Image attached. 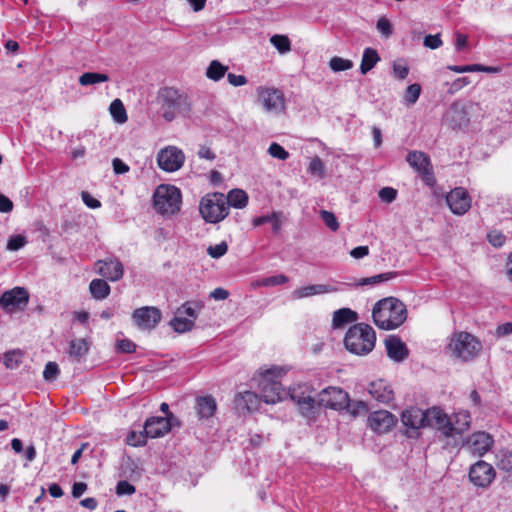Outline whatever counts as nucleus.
Instances as JSON below:
<instances>
[{
	"instance_id": "27",
	"label": "nucleus",
	"mask_w": 512,
	"mask_h": 512,
	"mask_svg": "<svg viewBox=\"0 0 512 512\" xmlns=\"http://www.w3.org/2000/svg\"><path fill=\"white\" fill-rule=\"evenodd\" d=\"M259 401V396L255 392L245 391L236 396L235 405L238 409L251 412L258 409Z\"/></svg>"
},
{
	"instance_id": "54",
	"label": "nucleus",
	"mask_w": 512,
	"mask_h": 512,
	"mask_svg": "<svg viewBox=\"0 0 512 512\" xmlns=\"http://www.w3.org/2000/svg\"><path fill=\"white\" fill-rule=\"evenodd\" d=\"M135 490V487L125 480L119 481L116 486V493L119 496L132 495Z\"/></svg>"
},
{
	"instance_id": "38",
	"label": "nucleus",
	"mask_w": 512,
	"mask_h": 512,
	"mask_svg": "<svg viewBox=\"0 0 512 512\" xmlns=\"http://www.w3.org/2000/svg\"><path fill=\"white\" fill-rule=\"evenodd\" d=\"M170 326L178 333H185L193 329L194 321L183 317H174L170 321Z\"/></svg>"
},
{
	"instance_id": "48",
	"label": "nucleus",
	"mask_w": 512,
	"mask_h": 512,
	"mask_svg": "<svg viewBox=\"0 0 512 512\" xmlns=\"http://www.w3.org/2000/svg\"><path fill=\"white\" fill-rule=\"evenodd\" d=\"M288 277L283 275V274H279V275H273V276H269V277H266V278H263L259 284L261 286H265V287H271V286H277V285H282V284H285L286 282H288Z\"/></svg>"
},
{
	"instance_id": "28",
	"label": "nucleus",
	"mask_w": 512,
	"mask_h": 512,
	"mask_svg": "<svg viewBox=\"0 0 512 512\" xmlns=\"http://www.w3.org/2000/svg\"><path fill=\"white\" fill-rule=\"evenodd\" d=\"M88 351L89 343L85 339H74L69 343L68 355L73 362H81Z\"/></svg>"
},
{
	"instance_id": "40",
	"label": "nucleus",
	"mask_w": 512,
	"mask_h": 512,
	"mask_svg": "<svg viewBox=\"0 0 512 512\" xmlns=\"http://www.w3.org/2000/svg\"><path fill=\"white\" fill-rule=\"evenodd\" d=\"M329 67L334 72L346 71L353 67V62L349 59H344V58L335 56L330 59Z\"/></svg>"
},
{
	"instance_id": "63",
	"label": "nucleus",
	"mask_w": 512,
	"mask_h": 512,
	"mask_svg": "<svg viewBox=\"0 0 512 512\" xmlns=\"http://www.w3.org/2000/svg\"><path fill=\"white\" fill-rule=\"evenodd\" d=\"M227 80L232 86L238 87L247 83V78L244 75H236L234 73L227 74Z\"/></svg>"
},
{
	"instance_id": "13",
	"label": "nucleus",
	"mask_w": 512,
	"mask_h": 512,
	"mask_svg": "<svg viewBox=\"0 0 512 512\" xmlns=\"http://www.w3.org/2000/svg\"><path fill=\"white\" fill-rule=\"evenodd\" d=\"M184 162L185 155L183 151L176 146H167L161 149L157 154L158 166L166 172L179 170Z\"/></svg>"
},
{
	"instance_id": "61",
	"label": "nucleus",
	"mask_w": 512,
	"mask_h": 512,
	"mask_svg": "<svg viewBox=\"0 0 512 512\" xmlns=\"http://www.w3.org/2000/svg\"><path fill=\"white\" fill-rule=\"evenodd\" d=\"M447 69L456 73L476 72L477 64L471 65H448Z\"/></svg>"
},
{
	"instance_id": "26",
	"label": "nucleus",
	"mask_w": 512,
	"mask_h": 512,
	"mask_svg": "<svg viewBox=\"0 0 512 512\" xmlns=\"http://www.w3.org/2000/svg\"><path fill=\"white\" fill-rule=\"evenodd\" d=\"M451 418V437L462 435L470 428L471 416L468 411L455 413Z\"/></svg>"
},
{
	"instance_id": "43",
	"label": "nucleus",
	"mask_w": 512,
	"mask_h": 512,
	"mask_svg": "<svg viewBox=\"0 0 512 512\" xmlns=\"http://www.w3.org/2000/svg\"><path fill=\"white\" fill-rule=\"evenodd\" d=\"M22 358L20 351H8L3 356V363L8 369H15L19 366Z\"/></svg>"
},
{
	"instance_id": "10",
	"label": "nucleus",
	"mask_w": 512,
	"mask_h": 512,
	"mask_svg": "<svg viewBox=\"0 0 512 512\" xmlns=\"http://www.w3.org/2000/svg\"><path fill=\"white\" fill-rule=\"evenodd\" d=\"M258 101L263 109L272 114H279L285 109V97L281 90L269 87L257 88Z\"/></svg>"
},
{
	"instance_id": "18",
	"label": "nucleus",
	"mask_w": 512,
	"mask_h": 512,
	"mask_svg": "<svg viewBox=\"0 0 512 512\" xmlns=\"http://www.w3.org/2000/svg\"><path fill=\"white\" fill-rule=\"evenodd\" d=\"M495 477L494 468L485 461H478L473 464L469 471L470 481L478 487H487Z\"/></svg>"
},
{
	"instance_id": "50",
	"label": "nucleus",
	"mask_w": 512,
	"mask_h": 512,
	"mask_svg": "<svg viewBox=\"0 0 512 512\" xmlns=\"http://www.w3.org/2000/svg\"><path fill=\"white\" fill-rule=\"evenodd\" d=\"M268 153L280 160H286L289 157V153L280 144L275 142L269 146Z\"/></svg>"
},
{
	"instance_id": "12",
	"label": "nucleus",
	"mask_w": 512,
	"mask_h": 512,
	"mask_svg": "<svg viewBox=\"0 0 512 512\" xmlns=\"http://www.w3.org/2000/svg\"><path fill=\"white\" fill-rule=\"evenodd\" d=\"M287 395H289L291 400L298 405L303 416L311 418L315 415L317 399L311 396L308 386L301 385L296 388H292L287 392Z\"/></svg>"
},
{
	"instance_id": "29",
	"label": "nucleus",
	"mask_w": 512,
	"mask_h": 512,
	"mask_svg": "<svg viewBox=\"0 0 512 512\" xmlns=\"http://www.w3.org/2000/svg\"><path fill=\"white\" fill-rule=\"evenodd\" d=\"M196 402H197L196 409H197V414H198L199 418H201V419L210 418L211 416L214 415L217 405H216V401L213 397H211V396L198 397Z\"/></svg>"
},
{
	"instance_id": "31",
	"label": "nucleus",
	"mask_w": 512,
	"mask_h": 512,
	"mask_svg": "<svg viewBox=\"0 0 512 512\" xmlns=\"http://www.w3.org/2000/svg\"><path fill=\"white\" fill-rule=\"evenodd\" d=\"M380 61L378 52L373 48H366L363 52L360 71L363 75L367 74Z\"/></svg>"
},
{
	"instance_id": "60",
	"label": "nucleus",
	"mask_w": 512,
	"mask_h": 512,
	"mask_svg": "<svg viewBox=\"0 0 512 512\" xmlns=\"http://www.w3.org/2000/svg\"><path fill=\"white\" fill-rule=\"evenodd\" d=\"M442 45V40L440 39V35H427L424 38V46L430 49H437Z\"/></svg>"
},
{
	"instance_id": "8",
	"label": "nucleus",
	"mask_w": 512,
	"mask_h": 512,
	"mask_svg": "<svg viewBox=\"0 0 512 512\" xmlns=\"http://www.w3.org/2000/svg\"><path fill=\"white\" fill-rule=\"evenodd\" d=\"M406 161L421 176L426 185L435 184L433 166L428 154L417 150L410 151L406 156Z\"/></svg>"
},
{
	"instance_id": "23",
	"label": "nucleus",
	"mask_w": 512,
	"mask_h": 512,
	"mask_svg": "<svg viewBox=\"0 0 512 512\" xmlns=\"http://www.w3.org/2000/svg\"><path fill=\"white\" fill-rule=\"evenodd\" d=\"M369 394L380 403H389L394 399L391 386L383 379H378L369 384Z\"/></svg>"
},
{
	"instance_id": "5",
	"label": "nucleus",
	"mask_w": 512,
	"mask_h": 512,
	"mask_svg": "<svg viewBox=\"0 0 512 512\" xmlns=\"http://www.w3.org/2000/svg\"><path fill=\"white\" fill-rule=\"evenodd\" d=\"M447 348L453 357L462 361H469L478 355L482 346L475 336L462 331L451 336Z\"/></svg>"
},
{
	"instance_id": "37",
	"label": "nucleus",
	"mask_w": 512,
	"mask_h": 512,
	"mask_svg": "<svg viewBox=\"0 0 512 512\" xmlns=\"http://www.w3.org/2000/svg\"><path fill=\"white\" fill-rule=\"evenodd\" d=\"M397 275L396 272H386L378 275H374L371 277L361 278L356 285L357 286H365V285H376L381 282L389 281L393 279Z\"/></svg>"
},
{
	"instance_id": "19",
	"label": "nucleus",
	"mask_w": 512,
	"mask_h": 512,
	"mask_svg": "<svg viewBox=\"0 0 512 512\" xmlns=\"http://www.w3.org/2000/svg\"><path fill=\"white\" fill-rule=\"evenodd\" d=\"M426 427L435 428L443 436L451 437V418L438 407L427 409Z\"/></svg>"
},
{
	"instance_id": "51",
	"label": "nucleus",
	"mask_w": 512,
	"mask_h": 512,
	"mask_svg": "<svg viewBox=\"0 0 512 512\" xmlns=\"http://www.w3.org/2000/svg\"><path fill=\"white\" fill-rule=\"evenodd\" d=\"M487 239L492 246L501 247L506 241V236L501 231L492 230L488 233Z\"/></svg>"
},
{
	"instance_id": "41",
	"label": "nucleus",
	"mask_w": 512,
	"mask_h": 512,
	"mask_svg": "<svg viewBox=\"0 0 512 512\" xmlns=\"http://www.w3.org/2000/svg\"><path fill=\"white\" fill-rule=\"evenodd\" d=\"M203 308V303L199 301H187L185 302L179 312L186 314L187 316L196 319L199 311Z\"/></svg>"
},
{
	"instance_id": "52",
	"label": "nucleus",
	"mask_w": 512,
	"mask_h": 512,
	"mask_svg": "<svg viewBox=\"0 0 512 512\" xmlns=\"http://www.w3.org/2000/svg\"><path fill=\"white\" fill-rule=\"evenodd\" d=\"M59 374L58 365L55 362H48L43 371V377L47 381H53Z\"/></svg>"
},
{
	"instance_id": "56",
	"label": "nucleus",
	"mask_w": 512,
	"mask_h": 512,
	"mask_svg": "<svg viewBox=\"0 0 512 512\" xmlns=\"http://www.w3.org/2000/svg\"><path fill=\"white\" fill-rule=\"evenodd\" d=\"M353 416H357L361 413H365L368 410V406L363 401H355L350 403L348 407L346 408Z\"/></svg>"
},
{
	"instance_id": "2",
	"label": "nucleus",
	"mask_w": 512,
	"mask_h": 512,
	"mask_svg": "<svg viewBox=\"0 0 512 512\" xmlns=\"http://www.w3.org/2000/svg\"><path fill=\"white\" fill-rule=\"evenodd\" d=\"M158 104L163 118L171 122L179 115H187L191 110L188 96L173 87H165L159 90Z\"/></svg>"
},
{
	"instance_id": "57",
	"label": "nucleus",
	"mask_w": 512,
	"mask_h": 512,
	"mask_svg": "<svg viewBox=\"0 0 512 512\" xmlns=\"http://www.w3.org/2000/svg\"><path fill=\"white\" fill-rule=\"evenodd\" d=\"M379 198L386 203H391L396 199L397 191L392 187H384L379 191Z\"/></svg>"
},
{
	"instance_id": "21",
	"label": "nucleus",
	"mask_w": 512,
	"mask_h": 512,
	"mask_svg": "<svg viewBox=\"0 0 512 512\" xmlns=\"http://www.w3.org/2000/svg\"><path fill=\"white\" fill-rule=\"evenodd\" d=\"M97 272L110 281H118L123 276V265L116 258H107L99 260L96 263Z\"/></svg>"
},
{
	"instance_id": "53",
	"label": "nucleus",
	"mask_w": 512,
	"mask_h": 512,
	"mask_svg": "<svg viewBox=\"0 0 512 512\" xmlns=\"http://www.w3.org/2000/svg\"><path fill=\"white\" fill-rule=\"evenodd\" d=\"M26 242H27L26 238L22 235L12 236L8 240L7 249H9L11 251H17V250L21 249L22 247H24Z\"/></svg>"
},
{
	"instance_id": "49",
	"label": "nucleus",
	"mask_w": 512,
	"mask_h": 512,
	"mask_svg": "<svg viewBox=\"0 0 512 512\" xmlns=\"http://www.w3.org/2000/svg\"><path fill=\"white\" fill-rule=\"evenodd\" d=\"M228 251V245L225 241L216 245H211L207 248V253L210 257L218 259L225 255Z\"/></svg>"
},
{
	"instance_id": "64",
	"label": "nucleus",
	"mask_w": 512,
	"mask_h": 512,
	"mask_svg": "<svg viewBox=\"0 0 512 512\" xmlns=\"http://www.w3.org/2000/svg\"><path fill=\"white\" fill-rule=\"evenodd\" d=\"M113 170L116 174H124L129 171V166L125 164L119 158H115L112 161Z\"/></svg>"
},
{
	"instance_id": "6",
	"label": "nucleus",
	"mask_w": 512,
	"mask_h": 512,
	"mask_svg": "<svg viewBox=\"0 0 512 512\" xmlns=\"http://www.w3.org/2000/svg\"><path fill=\"white\" fill-rule=\"evenodd\" d=\"M154 208L162 215H174L180 211L182 194L173 185H159L153 195Z\"/></svg>"
},
{
	"instance_id": "24",
	"label": "nucleus",
	"mask_w": 512,
	"mask_h": 512,
	"mask_svg": "<svg viewBox=\"0 0 512 512\" xmlns=\"http://www.w3.org/2000/svg\"><path fill=\"white\" fill-rule=\"evenodd\" d=\"M493 444L492 437L486 432L474 433L468 443V448L473 455L483 456L490 450Z\"/></svg>"
},
{
	"instance_id": "33",
	"label": "nucleus",
	"mask_w": 512,
	"mask_h": 512,
	"mask_svg": "<svg viewBox=\"0 0 512 512\" xmlns=\"http://www.w3.org/2000/svg\"><path fill=\"white\" fill-rule=\"evenodd\" d=\"M89 290L95 299L102 300L108 297L110 286L103 279H94L90 282Z\"/></svg>"
},
{
	"instance_id": "25",
	"label": "nucleus",
	"mask_w": 512,
	"mask_h": 512,
	"mask_svg": "<svg viewBox=\"0 0 512 512\" xmlns=\"http://www.w3.org/2000/svg\"><path fill=\"white\" fill-rule=\"evenodd\" d=\"M338 289L331 285H325V284H311L303 287H299L295 289L291 297L292 299H303L312 297L315 295H322L327 293H333L337 292Z\"/></svg>"
},
{
	"instance_id": "20",
	"label": "nucleus",
	"mask_w": 512,
	"mask_h": 512,
	"mask_svg": "<svg viewBox=\"0 0 512 512\" xmlns=\"http://www.w3.org/2000/svg\"><path fill=\"white\" fill-rule=\"evenodd\" d=\"M368 422L372 430L387 433L395 426L397 418L387 410H378L369 415Z\"/></svg>"
},
{
	"instance_id": "44",
	"label": "nucleus",
	"mask_w": 512,
	"mask_h": 512,
	"mask_svg": "<svg viewBox=\"0 0 512 512\" xmlns=\"http://www.w3.org/2000/svg\"><path fill=\"white\" fill-rule=\"evenodd\" d=\"M147 437L145 430L143 432L131 431L126 437V443L134 447L143 446L146 444Z\"/></svg>"
},
{
	"instance_id": "17",
	"label": "nucleus",
	"mask_w": 512,
	"mask_h": 512,
	"mask_svg": "<svg viewBox=\"0 0 512 512\" xmlns=\"http://www.w3.org/2000/svg\"><path fill=\"white\" fill-rule=\"evenodd\" d=\"M446 202L454 214L463 215L471 207V198L463 187H456L446 196Z\"/></svg>"
},
{
	"instance_id": "7",
	"label": "nucleus",
	"mask_w": 512,
	"mask_h": 512,
	"mask_svg": "<svg viewBox=\"0 0 512 512\" xmlns=\"http://www.w3.org/2000/svg\"><path fill=\"white\" fill-rule=\"evenodd\" d=\"M201 216L206 222L217 223L228 215V206L223 193H212L204 196L199 205Z\"/></svg>"
},
{
	"instance_id": "32",
	"label": "nucleus",
	"mask_w": 512,
	"mask_h": 512,
	"mask_svg": "<svg viewBox=\"0 0 512 512\" xmlns=\"http://www.w3.org/2000/svg\"><path fill=\"white\" fill-rule=\"evenodd\" d=\"M225 199L228 208L232 206L234 208L242 209L248 203V195L245 191L241 189L231 190L225 197Z\"/></svg>"
},
{
	"instance_id": "11",
	"label": "nucleus",
	"mask_w": 512,
	"mask_h": 512,
	"mask_svg": "<svg viewBox=\"0 0 512 512\" xmlns=\"http://www.w3.org/2000/svg\"><path fill=\"white\" fill-rule=\"evenodd\" d=\"M427 410L423 411L417 407H409L402 411L401 422L407 428L405 434L409 438L419 436V429L426 427Z\"/></svg>"
},
{
	"instance_id": "39",
	"label": "nucleus",
	"mask_w": 512,
	"mask_h": 512,
	"mask_svg": "<svg viewBox=\"0 0 512 512\" xmlns=\"http://www.w3.org/2000/svg\"><path fill=\"white\" fill-rule=\"evenodd\" d=\"M271 44L281 53H287L291 50V42L285 35H273L270 38Z\"/></svg>"
},
{
	"instance_id": "16",
	"label": "nucleus",
	"mask_w": 512,
	"mask_h": 512,
	"mask_svg": "<svg viewBox=\"0 0 512 512\" xmlns=\"http://www.w3.org/2000/svg\"><path fill=\"white\" fill-rule=\"evenodd\" d=\"M132 318L139 328L151 330L160 322L161 312L156 307L145 306L136 309L132 314Z\"/></svg>"
},
{
	"instance_id": "55",
	"label": "nucleus",
	"mask_w": 512,
	"mask_h": 512,
	"mask_svg": "<svg viewBox=\"0 0 512 512\" xmlns=\"http://www.w3.org/2000/svg\"><path fill=\"white\" fill-rule=\"evenodd\" d=\"M377 30L385 37H389L392 32V25L390 21L384 17H381L376 24Z\"/></svg>"
},
{
	"instance_id": "42",
	"label": "nucleus",
	"mask_w": 512,
	"mask_h": 512,
	"mask_svg": "<svg viewBox=\"0 0 512 512\" xmlns=\"http://www.w3.org/2000/svg\"><path fill=\"white\" fill-rule=\"evenodd\" d=\"M420 94H421V86L418 83L411 84L406 88V91L404 94V102L407 105H413L419 99Z\"/></svg>"
},
{
	"instance_id": "59",
	"label": "nucleus",
	"mask_w": 512,
	"mask_h": 512,
	"mask_svg": "<svg viewBox=\"0 0 512 512\" xmlns=\"http://www.w3.org/2000/svg\"><path fill=\"white\" fill-rule=\"evenodd\" d=\"M81 198H82V201L84 202V204L91 209H96L101 206V202L99 200L93 198L91 196V194L87 191H83L81 193Z\"/></svg>"
},
{
	"instance_id": "62",
	"label": "nucleus",
	"mask_w": 512,
	"mask_h": 512,
	"mask_svg": "<svg viewBox=\"0 0 512 512\" xmlns=\"http://www.w3.org/2000/svg\"><path fill=\"white\" fill-rule=\"evenodd\" d=\"M393 74L396 78H398L400 80H404L409 74V68L406 65H400V64L394 63Z\"/></svg>"
},
{
	"instance_id": "47",
	"label": "nucleus",
	"mask_w": 512,
	"mask_h": 512,
	"mask_svg": "<svg viewBox=\"0 0 512 512\" xmlns=\"http://www.w3.org/2000/svg\"><path fill=\"white\" fill-rule=\"evenodd\" d=\"M320 216H321V219L323 220V222L325 223V225L330 230H332L334 232L338 230L339 223L337 221L336 216L332 212L327 211V210H321Z\"/></svg>"
},
{
	"instance_id": "30",
	"label": "nucleus",
	"mask_w": 512,
	"mask_h": 512,
	"mask_svg": "<svg viewBox=\"0 0 512 512\" xmlns=\"http://www.w3.org/2000/svg\"><path fill=\"white\" fill-rule=\"evenodd\" d=\"M358 319V314L350 308H341L334 312L332 324L334 328H341Z\"/></svg>"
},
{
	"instance_id": "36",
	"label": "nucleus",
	"mask_w": 512,
	"mask_h": 512,
	"mask_svg": "<svg viewBox=\"0 0 512 512\" xmlns=\"http://www.w3.org/2000/svg\"><path fill=\"white\" fill-rule=\"evenodd\" d=\"M109 110L113 119L117 123L123 124L127 121V113L121 100L115 99L114 101H112Z\"/></svg>"
},
{
	"instance_id": "14",
	"label": "nucleus",
	"mask_w": 512,
	"mask_h": 512,
	"mask_svg": "<svg viewBox=\"0 0 512 512\" xmlns=\"http://www.w3.org/2000/svg\"><path fill=\"white\" fill-rule=\"evenodd\" d=\"M29 301V294L23 287H15L5 291L0 297V306L9 313L18 308H24Z\"/></svg>"
},
{
	"instance_id": "1",
	"label": "nucleus",
	"mask_w": 512,
	"mask_h": 512,
	"mask_svg": "<svg viewBox=\"0 0 512 512\" xmlns=\"http://www.w3.org/2000/svg\"><path fill=\"white\" fill-rule=\"evenodd\" d=\"M375 325L383 330H393L401 326L407 318L405 304L395 297L379 300L373 307Z\"/></svg>"
},
{
	"instance_id": "35",
	"label": "nucleus",
	"mask_w": 512,
	"mask_h": 512,
	"mask_svg": "<svg viewBox=\"0 0 512 512\" xmlns=\"http://www.w3.org/2000/svg\"><path fill=\"white\" fill-rule=\"evenodd\" d=\"M109 76L104 73L85 72L79 77V84L82 86L94 85L109 81Z\"/></svg>"
},
{
	"instance_id": "34",
	"label": "nucleus",
	"mask_w": 512,
	"mask_h": 512,
	"mask_svg": "<svg viewBox=\"0 0 512 512\" xmlns=\"http://www.w3.org/2000/svg\"><path fill=\"white\" fill-rule=\"evenodd\" d=\"M227 70V66L223 65L218 60H212L206 69V76L213 81H219L224 77Z\"/></svg>"
},
{
	"instance_id": "3",
	"label": "nucleus",
	"mask_w": 512,
	"mask_h": 512,
	"mask_svg": "<svg viewBox=\"0 0 512 512\" xmlns=\"http://www.w3.org/2000/svg\"><path fill=\"white\" fill-rule=\"evenodd\" d=\"M376 333L366 323H357L351 326L344 337L345 348L352 354L365 356L375 347Z\"/></svg>"
},
{
	"instance_id": "22",
	"label": "nucleus",
	"mask_w": 512,
	"mask_h": 512,
	"mask_svg": "<svg viewBox=\"0 0 512 512\" xmlns=\"http://www.w3.org/2000/svg\"><path fill=\"white\" fill-rule=\"evenodd\" d=\"M385 346L388 357L395 362L404 361L409 354L406 344L398 336H388L385 339Z\"/></svg>"
},
{
	"instance_id": "46",
	"label": "nucleus",
	"mask_w": 512,
	"mask_h": 512,
	"mask_svg": "<svg viewBox=\"0 0 512 512\" xmlns=\"http://www.w3.org/2000/svg\"><path fill=\"white\" fill-rule=\"evenodd\" d=\"M308 171L312 175H316L319 178H324L325 167L323 161L318 156L314 157L309 164Z\"/></svg>"
},
{
	"instance_id": "58",
	"label": "nucleus",
	"mask_w": 512,
	"mask_h": 512,
	"mask_svg": "<svg viewBox=\"0 0 512 512\" xmlns=\"http://www.w3.org/2000/svg\"><path fill=\"white\" fill-rule=\"evenodd\" d=\"M117 349L121 353H133L136 345L129 339H122L117 342Z\"/></svg>"
},
{
	"instance_id": "9",
	"label": "nucleus",
	"mask_w": 512,
	"mask_h": 512,
	"mask_svg": "<svg viewBox=\"0 0 512 512\" xmlns=\"http://www.w3.org/2000/svg\"><path fill=\"white\" fill-rule=\"evenodd\" d=\"M349 405V395L338 387H327L317 396V407L343 410Z\"/></svg>"
},
{
	"instance_id": "4",
	"label": "nucleus",
	"mask_w": 512,
	"mask_h": 512,
	"mask_svg": "<svg viewBox=\"0 0 512 512\" xmlns=\"http://www.w3.org/2000/svg\"><path fill=\"white\" fill-rule=\"evenodd\" d=\"M282 374L283 370L277 367L260 372V397L265 403L275 404L286 398L287 392L278 381V378L281 377Z\"/></svg>"
},
{
	"instance_id": "15",
	"label": "nucleus",
	"mask_w": 512,
	"mask_h": 512,
	"mask_svg": "<svg viewBox=\"0 0 512 512\" xmlns=\"http://www.w3.org/2000/svg\"><path fill=\"white\" fill-rule=\"evenodd\" d=\"M178 420L174 415L170 417H150L146 420L144 429L146 436L149 438H158L167 434L174 423H177Z\"/></svg>"
},
{
	"instance_id": "45",
	"label": "nucleus",
	"mask_w": 512,
	"mask_h": 512,
	"mask_svg": "<svg viewBox=\"0 0 512 512\" xmlns=\"http://www.w3.org/2000/svg\"><path fill=\"white\" fill-rule=\"evenodd\" d=\"M448 85V83H446ZM471 84V79L469 77H460L455 79L452 83L449 84L447 89V94L454 95L464 87Z\"/></svg>"
}]
</instances>
